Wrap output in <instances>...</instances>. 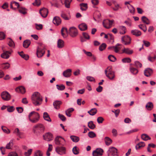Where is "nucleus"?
Here are the masks:
<instances>
[{"mask_svg":"<svg viewBox=\"0 0 156 156\" xmlns=\"http://www.w3.org/2000/svg\"><path fill=\"white\" fill-rule=\"evenodd\" d=\"M56 87L57 89L60 90H63L65 89V86L63 84L59 85L58 84L56 85Z\"/></svg>","mask_w":156,"mask_h":156,"instance_id":"3c124183","label":"nucleus"},{"mask_svg":"<svg viewBox=\"0 0 156 156\" xmlns=\"http://www.w3.org/2000/svg\"><path fill=\"white\" fill-rule=\"evenodd\" d=\"M91 114L90 115H94L97 112V110L96 108H93L91 109Z\"/></svg>","mask_w":156,"mask_h":156,"instance_id":"4d7b16f0","label":"nucleus"},{"mask_svg":"<svg viewBox=\"0 0 156 156\" xmlns=\"http://www.w3.org/2000/svg\"><path fill=\"white\" fill-rule=\"evenodd\" d=\"M141 138L142 140L145 141H147L148 140H150L151 138L147 134H143L141 135Z\"/></svg>","mask_w":156,"mask_h":156,"instance_id":"7c9ffc66","label":"nucleus"},{"mask_svg":"<svg viewBox=\"0 0 156 156\" xmlns=\"http://www.w3.org/2000/svg\"><path fill=\"white\" fill-rule=\"evenodd\" d=\"M83 35L85 38L87 40L90 39V36L87 33H83Z\"/></svg>","mask_w":156,"mask_h":156,"instance_id":"69168bd1","label":"nucleus"},{"mask_svg":"<svg viewBox=\"0 0 156 156\" xmlns=\"http://www.w3.org/2000/svg\"><path fill=\"white\" fill-rule=\"evenodd\" d=\"M120 30L119 33L121 34H123L126 33V28L124 26H120L119 27Z\"/></svg>","mask_w":156,"mask_h":156,"instance_id":"393cba45","label":"nucleus"},{"mask_svg":"<svg viewBox=\"0 0 156 156\" xmlns=\"http://www.w3.org/2000/svg\"><path fill=\"white\" fill-rule=\"evenodd\" d=\"M88 136L90 137L93 138L96 136V134L94 132L90 131L89 132Z\"/></svg>","mask_w":156,"mask_h":156,"instance_id":"864d4df0","label":"nucleus"},{"mask_svg":"<svg viewBox=\"0 0 156 156\" xmlns=\"http://www.w3.org/2000/svg\"><path fill=\"white\" fill-rule=\"evenodd\" d=\"M105 143L107 145H109L112 142V140L108 137H106L105 138Z\"/></svg>","mask_w":156,"mask_h":156,"instance_id":"473e14b6","label":"nucleus"},{"mask_svg":"<svg viewBox=\"0 0 156 156\" xmlns=\"http://www.w3.org/2000/svg\"><path fill=\"white\" fill-rule=\"evenodd\" d=\"M73 154H79V152L77 149V147H74L73 149Z\"/></svg>","mask_w":156,"mask_h":156,"instance_id":"680f3d73","label":"nucleus"},{"mask_svg":"<svg viewBox=\"0 0 156 156\" xmlns=\"http://www.w3.org/2000/svg\"><path fill=\"white\" fill-rule=\"evenodd\" d=\"M74 110V109L73 108H69L66 111V114L67 116L70 117L71 115V113L73 112Z\"/></svg>","mask_w":156,"mask_h":156,"instance_id":"c85d7f7f","label":"nucleus"},{"mask_svg":"<svg viewBox=\"0 0 156 156\" xmlns=\"http://www.w3.org/2000/svg\"><path fill=\"white\" fill-rule=\"evenodd\" d=\"M40 115L37 112L34 111L31 112L28 115V119L33 123L37 122L40 119Z\"/></svg>","mask_w":156,"mask_h":156,"instance_id":"f03ea898","label":"nucleus"},{"mask_svg":"<svg viewBox=\"0 0 156 156\" xmlns=\"http://www.w3.org/2000/svg\"><path fill=\"white\" fill-rule=\"evenodd\" d=\"M11 53L9 51H6L1 55V57L4 58H8L9 56V54H10Z\"/></svg>","mask_w":156,"mask_h":156,"instance_id":"5701e85b","label":"nucleus"},{"mask_svg":"<svg viewBox=\"0 0 156 156\" xmlns=\"http://www.w3.org/2000/svg\"><path fill=\"white\" fill-rule=\"evenodd\" d=\"M48 10L45 8H43L40 10L39 12L41 16L44 17L45 18L47 17L48 13Z\"/></svg>","mask_w":156,"mask_h":156,"instance_id":"f8f14e48","label":"nucleus"},{"mask_svg":"<svg viewBox=\"0 0 156 156\" xmlns=\"http://www.w3.org/2000/svg\"><path fill=\"white\" fill-rule=\"evenodd\" d=\"M15 110V108L13 106H10L7 109V111L9 112H13Z\"/></svg>","mask_w":156,"mask_h":156,"instance_id":"774afa93","label":"nucleus"},{"mask_svg":"<svg viewBox=\"0 0 156 156\" xmlns=\"http://www.w3.org/2000/svg\"><path fill=\"white\" fill-rule=\"evenodd\" d=\"M122 51L123 53L129 55L131 54L133 52V50H130L129 48H124V49L122 50Z\"/></svg>","mask_w":156,"mask_h":156,"instance_id":"f704fd0d","label":"nucleus"},{"mask_svg":"<svg viewBox=\"0 0 156 156\" xmlns=\"http://www.w3.org/2000/svg\"><path fill=\"white\" fill-rule=\"evenodd\" d=\"M62 103V102L61 101H56L54 102L53 105L55 108L58 109L60 108V105Z\"/></svg>","mask_w":156,"mask_h":156,"instance_id":"412c9836","label":"nucleus"},{"mask_svg":"<svg viewBox=\"0 0 156 156\" xmlns=\"http://www.w3.org/2000/svg\"><path fill=\"white\" fill-rule=\"evenodd\" d=\"M144 73L146 76L149 77L152 74L153 71L152 69L148 68L145 70Z\"/></svg>","mask_w":156,"mask_h":156,"instance_id":"f3484780","label":"nucleus"},{"mask_svg":"<svg viewBox=\"0 0 156 156\" xmlns=\"http://www.w3.org/2000/svg\"><path fill=\"white\" fill-rule=\"evenodd\" d=\"M39 46L38 47L37 51V55L38 57H42L45 52V48L44 46L41 43H39Z\"/></svg>","mask_w":156,"mask_h":156,"instance_id":"20e7f679","label":"nucleus"},{"mask_svg":"<svg viewBox=\"0 0 156 156\" xmlns=\"http://www.w3.org/2000/svg\"><path fill=\"white\" fill-rule=\"evenodd\" d=\"M61 16L65 20H69V18L68 17L67 15L64 13H62L61 14Z\"/></svg>","mask_w":156,"mask_h":156,"instance_id":"bf43d9fd","label":"nucleus"},{"mask_svg":"<svg viewBox=\"0 0 156 156\" xmlns=\"http://www.w3.org/2000/svg\"><path fill=\"white\" fill-rule=\"evenodd\" d=\"M120 45V44L118 43L115 46H113V48L114 49V51L116 53H118L119 51V50L121 49V48L119 47V46Z\"/></svg>","mask_w":156,"mask_h":156,"instance_id":"58836bf2","label":"nucleus"},{"mask_svg":"<svg viewBox=\"0 0 156 156\" xmlns=\"http://www.w3.org/2000/svg\"><path fill=\"white\" fill-rule=\"evenodd\" d=\"M139 28L143 30L144 32H145L147 30V28L146 26L144 25L143 24H140L138 25Z\"/></svg>","mask_w":156,"mask_h":156,"instance_id":"49530a36","label":"nucleus"},{"mask_svg":"<svg viewBox=\"0 0 156 156\" xmlns=\"http://www.w3.org/2000/svg\"><path fill=\"white\" fill-rule=\"evenodd\" d=\"M43 153L40 150H37L34 153V156H43Z\"/></svg>","mask_w":156,"mask_h":156,"instance_id":"79ce46f5","label":"nucleus"},{"mask_svg":"<svg viewBox=\"0 0 156 156\" xmlns=\"http://www.w3.org/2000/svg\"><path fill=\"white\" fill-rule=\"evenodd\" d=\"M122 41L125 45L129 44L131 43V38L128 36L126 35L122 37L121 38Z\"/></svg>","mask_w":156,"mask_h":156,"instance_id":"1a4fd4ad","label":"nucleus"},{"mask_svg":"<svg viewBox=\"0 0 156 156\" xmlns=\"http://www.w3.org/2000/svg\"><path fill=\"white\" fill-rule=\"evenodd\" d=\"M19 11L20 13L23 14H25L27 13V9L25 8H21L19 9Z\"/></svg>","mask_w":156,"mask_h":156,"instance_id":"09e8293b","label":"nucleus"},{"mask_svg":"<svg viewBox=\"0 0 156 156\" xmlns=\"http://www.w3.org/2000/svg\"><path fill=\"white\" fill-rule=\"evenodd\" d=\"M131 60V59L129 58H126L122 59V61L123 62L130 63Z\"/></svg>","mask_w":156,"mask_h":156,"instance_id":"5fc2aeb1","label":"nucleus"},{"mask_svg":"<svg viewBox=\"0 0 156 156\" xmlns=\"http://www.w3.org/2000/svg\"><path fill=\"white\" fill-rule=\"evenodd\" d=\"M88 126L91 129H94L95 127V125L93 123V122L92 121H90L88 122Z\"/></svg>","mask_w":156,"mask_h":156,"instance_id":"ea45409f","label":"nucleus"},{"mask_svg":"<svg viewBox=\"0 0 156 156\" xmlns=\"http://www.w3.org/2000/svg\"><path fill=\"white\" fill-rule=\"evenodd\" d=\"M106 44L105 43H103L100 45L99 47V50L102 51L105 49L106 47Z\"/></svg>","mask_w":156,"mask_h":156,"instance_id":"37998d69","label":"nucleus"},{"mask_svg":"<svg viewBox=\"0 0 156 156\" xmlns=\"http://www.w3.org/2000/svg\"><path fill=\"white\" fill-rule=\"evenodd\" d=\"M103 150L102 149L98 148L93 152L92 154L93 156H100L103 154Z\"/></svg>","mask_w":156,"mask_h":156,"instance_id":"9b49d317","label":"nucleus"},{"mask_svg":"<svg viewBox=\"0 0 156 156\" xmlns=\"http://www.w3.org/2000/svg\"><path fill=\"white\" fill-rule=\"evenodd\" d=\"M114 21L113 20H104L103 22V25L105 28L109 29L111 27Z\"/></svg>","mask_w":156,"mask_h":156,"instance_id":"6e6552de","label":"nucleus"},{"mask_svg":"<svg viewBox=\"0 0 156 156\" xmlns=\"http://www.w3.org/2000/svg\"><path fill=\"white\" fill-rule=\"evenodd\" d=\"M69 33L71 37H75L78 35L77 30L74 27H71L69 29Z\"/></svg>","mask_w":156,"mask_h":156,"instance_id":"0eeeda50","label":"nucleus"},{"mask_svg":"<svg viewBox=\"0 0 156 156\" xmlns=\"http://www.w3.org/2000/svg\"><path fill=\"white\" fill-rule=\"evenodd\" d=\"M64 41L61 39H59L57 41V47L59 48H61L64 47Z\"/></svg>","mask_w":156,"mask_h":156,"instance_id":"4be33fe9","label":"nucleus"},{"mask_svg":"<svg viewBox=\"0 0 156 156\" xmlns=\"http://www.w3.org/2000/svg\"><path fill=\"white\" fill-rule=\"evenodd\" d=\"M62 138L60 136H57L56 137L55 140V144L58 145H63V144H62L60 142V138Z\"/></svg>","mask_w":156,"mask_h":156,"instance_id":"c756f323","label":"nucleus"},{"mask_svg":"<svg viewBox=\"0 0 156 156\" xmlns=\"http://www.w3.org/2000/svg\"><path fill=\"white\" fill-rule=\"evenodd\" d=\"M10 40L9 41V45L10 47H13L15 46V44L13 41L10 38H9Z\"/></svg>","mask_w":156,"mask_h":156,"instance_id":"338daca9","label":"nucleus"},{"mask_svg":"<svg viewBox=\"0 0 156 156\" xmlns=\"http://www.w3.org/2000/svg\"><path fill=\"white\" fill-rule=\"evenodd\" d=\"M43 118L44 120L48 122H51V119H50L49 115L46 112H45L43 114Z\"/></svg>","mask_w":156,"mask_h":156,"instance_id":"cd10ccee","label":"nucleus"},{"mask_svg":"<svg viewBox=\"0 0 156 156\" xmlns=\"http://www.w3.org/2000/svg\"><path fill=\"white\" fill-rule=\"evenodd\" d=\"M58 115L59 117L62 121H64L66 120V118L64 115L59 114Z\"/></svg>","mask_w":156,"mask_h":156,"instance_id":"e2e57ef3","label":"nucleus"},{"mask_svg":"<svg viewBox=\"0 0 156 156\" xmlns=\"http://www.w3.org/2000/svg\"><path fill=\"white\" fill-rule=\"evenodd\" d=\"M145 146V144L144 142H141L137 144L136 146L135 147L136 150H137L142 147H144Z\"/></svg>","mask_w":156,"mask_h":156,"instance_id":"c9c22d12","label":"nucleus"},{"mask_svg":"<svg viewBox=\"0 0 156 156\" xmlns=\"http://www.w3.org/2000/svg\"><path fill=\"white\" fill-rule=\"evenodd\" d=\"M143 42L144 45L146 47H149L150 45V42L148 41L143 40Z\"/></svg>","mask_w":156,"mask_h":156,"instance_id":"0e129e2a","label":"nucleus"},{"mask_svg":"<svg viewBox=\"0 0 156 156\" xmlns=\"http://www.w3.org/2000/svg\"><path fill=\"white\" fill-rule=\"evenodd\" d=\"M53 22L54 24L58 26L61 23V20L59 17L55 16L54 18Z\"/></svg>","mask_w":156,"mask_h":156,"instance_id":"2eb2a0df","label":"nucleus"},{"mask_svg":"<svg viewBox=\"0 0 156 156\" xmlns=\"http://www.w3.org/2000/svg\"><path fill=\"white\" fill-rule=\"evenodd\" d=\"M18 53L22 58H24L25 60H27L29 59V56L27 55L24 54L23 51L21 52H18Z\"/></svg>","mask_w":156,"mask_h":156,"instance_id":"b1692460","label":"nucleus"},{"mask_svg":"<svg viewBox=\"0 0 156 156\" xmlns=\"http://www.w3.org/2000/svg\"><path fill=\"white\" fill-rule=\"evenodd\" d=\"M72 1V0H65L64 4L66 7L67 8H69L70 3Z\"/></svg>","mask_w":156,"mask_h":156,"instance_id":"8fccbe9b","label":"nucleus"},{"mask_svg":"<svg viewBox=\"0 0 156 156\" xmlns=\"http://www.w3.org/2000/svg\"><path fill=\"white\" fill-rule=\"evenodd\" d=\"M106 76L110 80H113L115 76V73L110 67H108L105 71Z\"/></svg>","mask_w":156,"mask_h":156,"instance_id":"39448f33","label":"nucleus"},{"mask_svg":"<svg viewBox=\"0 0 156 156\" xmlns=\"http://www.w3.org/2000/svg\"><path fill=\"white\" fill-rule=\"evenodd\" d=\"M146 108L147 110H151L153 108V104L151 102H149L146 104Z\"/></svg>","mask_w":156,"mask_h":156,"instance_id":"bb28decb","label":"nucleus"},{"mask_svg":"<svg viewBox=\"0 0 156 156\" xmlns=\"http://www.w3.org/2000/svg\"><path fill=\"white\" fill-rule=\"evenodd\" d=\"M131 72L133 74H136L138 73V70L134 68L131 67L130 69Z\"/></svg>","mask_w":156,"mask_h":156,"instance_id":"de8ad7c7","label":"nucleus"},{"mask_svg":"<svg viewBox=\"0 0 156 156\" xmlns=\"http://www.w3.org/2000/svg\"><path fill=\"white\" fill-rule=\"evenodd\" d=\"M135 66H136L137 67H140L141 68L142 66V65L141 63L139 61H136L135 62Z\"/></svg>","mask_w":156,"mask_h":156,"instance_id":"052dcab7","label":"nucleus"},{"mask_svg":"<svg viewBox=\"0 0 156 156\" xmlns=\"http://www.w3.org/2000/svg\"><path fill=\"white\" fill-rule=\"evenodd\" d=\"M2 98L5 101H8L11 98V96L9 93L7 91H4L1 94Z\"/></svg>","mask_w":156,"mask_h":156,"instance_id":"9d476101","label":"nucleus"},{"mask_svg":"<svg viewBox=\"0 0 156 156\" xmlns=\"http://www.w3.org/2000/svg\"><path fill=\"white\" fill-rule=\"evenodd\" d=\"M108 156H118L117 150L114 147L109 148L107 152Z\"/></svg>","mask_w":156,"mask_h":156,"instance_id":"423d86ee","label":"nucleus"},{"mask_svg":"<svg viewBox=\"0 0 156 156\" xmlns=\"http://www.w3.org/2000/svg\"><path fill=\"white\" fill-rule=\"evenodd\" d=\"M80 9L82 11H85L87 8V4L84 3H82L80 4Z\"/></svg>","mask_w":156,"mask_h":156,"instance_id":"72a5a7b5","label":"nucleus"},{"mask_svg":"<svg viewBox=\"0 0 156 156\" xmlns=\"http://www.w3.org/2000/svg\"><path fill=\"white\" fill-rule=\"evenodd\" d=\"M44 130V126L41 123L37 124L34 126L33 128V132L37 135L43 133Z\"/></svg>","mask_w":156,"mask_h":156,"instance_id":"7ed1b4c3","label":"nucleus"},{"mask_svg":"<svg viewBox=\"0 0 156 156\" xmlns=\"http://www.w3.org/2000/svg\"><path fill=\"white\" fill-rule=\"evenodd\" d=\"M131 34L136 37H139L141 35V31L137 30H133L131 31Z\"/></svg>","mask_w":156,"mask_h":156,"instance_id":"aec40b11","label":"nucleus"},{"mask_svg":"<svg viewBox=\"0 0 156 156\" xmlns=\"http://www.w3.org/2000/svg\"><path fill=\"white\" fill-rule=\"evenodd\" d=\"M31 42L30 41L27 40L24 41L23 43V47L25 48H27L28 47L30 44Z\"/></svg>","mask_w":156,"mask_h":156,"instance_id":"a878e982","label":"nucleus"},{"mask_svg":"<svg viewBox=\"0 0 156 156\" xmlns=\"http://www.w3.org/2000/svg\"><path fill=\"white\" fill-rule=\"evenodd\" d=\"M142 20L143 23L146 24H150V21L145 16H143L141 18Z\"/></svg>","mask_w":156,"mask_h":156,"instance_id":"4c0bfd02","label":"nucleus"},{"mask_svg":"<svg viewBox=\"0 0 156 156\" xmlns=\"http://www.w3.org/2000/svg\"><path fill=\"white\" fill-rule=\"evenodd\" d=\"M108 58L109 60L112 62H115L116 60V58L112 55H110L108 56Z\"/></svg>","mask_w":156,"mask_h":156,"instance_id":"a18cd8bd","label":"nucleus"},{"mask_svg":"<svg viewBox=\"0 0 156 156\" xmlns=\"http://www.w3.org/2000/svg\"><path fill=\"white\" fill-rule=\"evenodd\" d=\"M31 99L32 103L35 106L41 105L42 103L43 98L38 92H34L32 95Z\"/></svg>","mask_w":156,"mask_h":156,"instance_id":"f257e3e1","label":"nucleus"},{"mask_svg":"<svg viewBox=\"0 0 156 156\" xmlns=\"http://www.w3.org/2000/svg\"><path fill=\"white\" fill-rule=\"evenodd\" d=\"M72 70L70 69H68L63 72V75L66 77H69L71 75Z\"/></svg>","mask_w":156,"mask_h":156,"instance_id":"a211bd4d","label":"nucleus"},{"mask_svg":"<svg viewBox=\"0 0 156 156\" xmlns=\"http://www.w3.org/2000/svg\"><path fill=\"white\" fill-rule=\"evenodd\" d=\"M130 12L132 14H134L135 12V9L134 7L131 5H130V6L128 7Z\"/></svg>","mask_w":156,"mask_h":156,"instance_id":"603ef678","label":"nucleus"},{"mask_svg":"<svg viewBox=\"0 0 156 156\" xmlns=\"http://www.w3.org/2000/svg\"><path fill=\"white\" fill-rule=\"evenodd\" d=\"M61 32L62 36L63 37H66V36L65 35L64 32L66 33L67 34L68 33V30L67 28L65 27H62L61 30Z\"/></svg>","mask_w":156,"mask_h":156,"instance_id":"2f4dec72","label":"nucleus"},{"mask_svg":"<svg viewBox=\"0 0 156 156\" xmlns=\"http://www.w3.org/2000/svg\"><path fill=\"white\" fill-rule=\"evenodd\" d=\"M43 137L44 139L47 141H50L53 139L52 134L50 133H47L44 135H43Z\"/></svg>","mask_w":156,"mask_h":156,"instance_id":"ddd939ff","label":"nucleus"},{"mask_svg":"<svg viewBox=\"0 0 156 156\" xmlns=\"http://www.w3.org/2000/svg\"><path fill=\"white\" fill-rule=\"evenodd\" d=\"M32 151V149H30L28 150L27 151L24 153V154L25 156H30L31 154Z\"/></svg>","mask_w":156,"mask_h":156,"instance_id":"6e6d98bb","label":"nucleus"},{"mask_svg":"<svg viewBox=\"0 0 156 156\" xmlns=\"http://www.w3.org/2000/svg\"><path fill=\"white\" fill-rule=\"evenodd\" d=\"M66 150V148L64 147L58 146L55 148L56 151L59 154H60V153L62 154H65Z\"/></svg>","mask_w":156,"mask_h":156,"instance_id":"4468645a","label":"nucleus"},{"mask_svg":"<svg viewBox=\"0 0 156 156\" xmlns=\"http://www.w3.org/2000/svg\"><path fill=\"white\" fill-rule=\"evenodd\" d=\"M78 27L80 30L82 31H85L87 29V25L84 23L80 24L79 25Z\"/></svg>","mask_w":156,"mask_h":156,"instance_id":"6ab92c4d","label":"nucleus"},{"mask_svg":"<svg viewBox=\"0 0 156 156\" xmlns=\"http://www.w3.org/2000/svg\"><path fill=\"white\" fill-rule=\"evenodd\" d=\"M2 129L3 131L7 133H10V131L9 129H8L7 128L4 127L3 126H2Z\"/></svg>","mask_w":156,"mask_h":156,"instance_id":"13d9d810","label":"nucleus"},{"mask_svg":"<svg viewBox=\"0 0 156 156\" xmlns=\"http://www.w3.org/2000/svg\"><path fill=\"white\" fill-rule=\"evenodd\" d=\"M10 67V64L8 63H4L1 66V68L2 69H8Z\"/></svg>","mask_w":156,"mask_h":156,"instance_id":"a19ab883","label":"nucleus"},{"mask_svg":"<svg viewBox=\"0 0 156 156\" xmlns=\"http://www.w3.org/2000/svg\"><path fill=\"white\" fill-rule=\"evenodd\" d=\"M13 145V140H11L10 142L6 145L5 148L7 149H10L11 147H12Z\"/></svg>","mask_w":156,"mask_h":156,"instance_id":"c03bdc74","label":"nucleus"},{"mask_svg":"<svg viewBox=\"0 0 156 156\" xmlns=\"http://www.w3.org/2000/svg\"><path fill=\"white\" fill-rule=\"evenodd\" d=\"M16 91L18 93H20L23 94L26 92V89L25 87L23 86H20L17 87L15 89Z\"/></svg>","mask_w":156,"mask_h":156,"instance_id":"dca6fc26","label":"nucleus"},{"mask_svg":"<svg viewBox=\"0 0 156 156\" xmlns=\"http://www.w3.org/2000/svg\"><path fill=\"white\" fill-rule=\"evenodd\" d=\"M70 138L72 140L75 142H77L79 141L80 140L79 137L75 136H71Z\"/></svg>","mask_w":156,"mask_h":156,"instance_id":"e433bc0d","label":"nucleus"}]
</instances>
